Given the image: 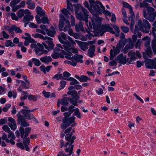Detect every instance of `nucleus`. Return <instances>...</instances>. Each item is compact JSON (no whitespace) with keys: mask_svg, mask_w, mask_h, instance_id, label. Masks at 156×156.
I'll return each mask as SVG.
<instances>
[{"mask_svg":"<svg viewBox=\"0 0 156 156\" xmlns=\"http://www.w3.org/2000/svg\"><path fill=\"white\" fill-rule=\"evenodd\" d=\"M145 10H146L147 15H153L154 14V9L152 7H148V6L147 9H145Z\"/></svg>","mask_w":156,"mask_h":156,"instance_id":"36","label":"nucleus"},{"mask_svg":"<svg viewBox=\"0 0 156 156\" xmlns=\"http://www.w3.org/2000/svg\"><path fill=\"white\" fill-rule=\"evenodd\" d=\"M9 133L8 135V139L11 138V139L15 140L16 138V137L14 135L13 133L12 132H10Z\"/></svg>","mask_w":156,"mask_h":156,"instance_id":"64","label":"nucleus"},{"mask_svg":"<svg viewBox=\"0 0 156 156\" xmlns=\"http://www.w3.org/2000/svg\"><path fill=\"white\" fill-rule=\"evenodd\" d=\"M70 58H71V61H64V62L66 64H70L73 66H75L76 65V62H74V61L72 60V58L70 57Z\"/></svg>","mask_w":156,"mask_h":156,"instance_id":"43","label":"nucleus"},{"mask_svg":"<svg viewBox=\"0 0 156 156\" xmlns=\"http://www.w3.org/2000/svg\"><path fill=\"white\" fill-rule=\"evenodd\" d=\"M28 98L30 101H36L37 99V95H30L28 96Z\"/></svg>","mask_w":156,"mask_h":156,"instance_id":"39","label":"nucleus"},{"mask_svg":"<svg viewBox=\"0 0 156 156\" xmlns=\"http://www.w3.org/2000/svg\"><path fill=\"white\" fill-rule=\"evenodd\" d=\"M66 25L65 27L63 29V31L64 32L68 30L71 27V25L70 24L68 20H66L65 21Z\"/></svg>","mask_w":156,"mask_h":156,"instance_id":"35","label":"nucleus"},{"mask_svg":"<svg viewBox=\"0 0 156 156\" xmlns=\"http://www.w3.org/2000/svg\"><path fill=\"white\" fill-rule=\"evenodd\" d=\"M59 41L63 44H57V47L62 49L65 50H69L71 48V44L74 45L76 44L75 41L73 40L70 37L67 36L66 34L61 33L60 35L58 37Z\"/></svg>","mask_w":156,"mask_h":156,"instance_id":"3","label":"nucleus"},{"mask_svg":"<svg viewBox=\"0 0 156 156\" xmlns=\"http://www.w3.org/2000/svg\"><path fill=\"white\" fill-rule=\"evenodd\" d=\"M120 28L122 31L125 33H127L129 31L128 27H125L123 26H121L120 27Z\"/></svg>","mask_w":156,"mask_h":156,"instance_id":"53","label":"nucleus"},{"mask_svg":"<svg viewBox=\"0 0 156 156\" xmlns=\"http://www.w3.org/2000/svg\"><path fill=\"white\" fill-rule=\"evenodd\" d=\"M137 25L140 30L142 32L147 33L149 32L151 27L147 20H144L142 21L141 19H139L137 22Z\"/></svg>","mask_w":156,"mask_h":156,"instance_id":"6","label":"nucleus"},{"mask_svg":"<svg viewBox=\"0 0 156 156\" xmlns=\"http://www.w3.org/2000/svg\"><path fill=\"white\" fill-rule=\"evenodd\" d=\"M75 118L74 116H71L68 118L64 117L62 120L63 122L61 126L62 129H64L71 124L72 127L75 126L76 124L74 123Z\"/></svg>","mask_w":156,"mask_h":156,"instance_id":"8","label":"nucleus"},{"mask_svg":"<svg viewBox=\"0 0 156 156\" xmlns=\"http://www.w3.org/2000/svg\"><path fill=\"white\" fill-rule=\"evenodd\" d=\"M23 38L25 39V41L30 42V43L33 42L34 41V40L31 38V37H24Z\"/></svg>","mask_w":156,"mask_h":156,"instance_id":"63","label":"nucleus"},{"mask_svg":"<svg viewBox=\"0 0 156 156\" xmlns=\"http://www.w3.org/2000/svg\"><path fill=\"white\" fill-rule=\"evenodd\" d=\"M41 20V23L43 24L48 23L49 21L48 18L45 16H43L42 17Z\"/></svg>","mask_w":156,"mask_h":156,"instance_id":"49","label":"nucleus"},{"mask_svg":"<svg viewBox=\"0 0 156 156\" xmlns=\"http://www.w3.org/2000/svg\"><path fill=\"white\" fill-rule=\"evenodd\" d=\"M117 59L119 61V63L125 64L128 61L129 58H126V55L123 56V55L121 53L118 55Z\"/></svg>","mask_w":156,"mask_h":156,"instance_id":"13","label":"nucleus"},{"mask_svg":"<svg viewBox=\"0 0 156 156\" xmlns=\"http://www.w3.org/2000/svg\"><path fill=\"white\" fill-rule=\"evenodd\" d=\"M27 4L28 5V8L31 9H34L35 7V4L34 2L30 3Z\"/></svg>","mask_w":156,"mask_h":156,"instance_id":"60","label":"nucleus"},{"mask_svg":"<svg viewBox=\"0 0 156 156\" xmlns=\"http://www.w3.org/2000/svg\"><path fill=\"white\" fill-rule=\"evenodd\" d=\"M152 48L154 54H156V41L153 40L152 41Z\"/></svg>","mask_w":156,"mask_h":156,"instance_id":"45","label":"nucleus"},{"mask_svg":"<svg viewBox=\"0 0 156 156\" xmlns=\"http://www.w3.org/2000/svg\"><path fill=\"white\" fill-rule=\"evenodd\" d=\"M151 64L152 65V66H149V64L147 65L146 64V66H147V67L148 68L151 69L153 68L154 69H156V59H154V60L152 61L151 62Z\"/></svg>","mask_w":156,"mask_h":156,"instance_id":"38","label":"nucleus"},{"mask_svg":"<svg viewBox=\"0 0 156 156\" xmlns=\"http://www.w3.org/2000/svg\"><path fill=\"white\" fill-rule=\"evenodd\" d=\"M17 95V92L16 90L9 91L7 94V96L9 98L13 97L14 99L16 98Z\"/></svg>","mask_w":156,"mask_h":156,"instance_id":"30","label":"nucleus"},{"mask_svg":"<svg viewBox=\"0 0 156 156\" xmlns=\"http://www.w3.org/2000/svg\"><path fill=\"white\" fill-rule=\"evenodd\" d=\"M32 36L35 38H39L43 39V40H46L45 39L47 38V37H44L41 34L38 33L32 34Z\"/></svg>","mask_w":156,"mask_h":156,"instance_id":"31","label":"nucleus"},{"mask_svg":"<svg viewBox=\"0 0 156 156\" xmlns=\"http://www.w3.org/2000/svg\"><path fill=\"white\" fill-rule=\"evenodd\" d=\"M61 11L66 17L68 18H69L68 14L69 15H70V14L69 13L68 11L66 9L63 8L61 10Z\"/></svg>","mask_w":156,"mask_h":156,"instance_id":"57","label":"nucleus"},{"mask_svg":"<svg viewBox=\"0 0 156 156\" xmlns=\"http://www.w3.org/2000/svg\"><path fill=\"white\" fill-rule=\"evenodd\" d=\"M14 45L15 44L10 40H7L5 42V46L6 47H9V46L13 47Z\"/></svg>","mask_w":156,"mask_h":156,"instance_id":"37","label":"nucleus"},{"mask_svg":"<svg viewBox=\"0 0 156 156\" xmlns=\"http://www.w3.org/2000/svg\"><path fill=\"white\" fill-rule=\"evenodd\" d=\"M68 98H64L62 99H58L60 101V104L63 105H67L69 104Z\"/></svg>","mask_w":156,"mask_h":156,"instance_id":"32","label":"nucleus"},{"mask_svg":"<svg viewBox=\"0 0 156 156\" xmlns=\"http://www.w3.org/2000/svg\"><path fill=\"white\" fill-rule=\"evenodd\" d=\"M65 21L62 20H59V28L60 31H62L63 28L64 26Z\"/></svg>","mask_w":156,"mask_h":156,"instance_id":"55","label":"nucleus"},{"mask_svg":"<svg viewBox=\"0 0 156 156\" xmlns=\"http://www.w3.org/2000/svg\"><path fill=\"white\" fill-rule=\"evenodd\" d=\"M123 5L125 7H126L129 9V12L130 14H133L134 13L133 11L132 10V7L128 3L126 2H124Z\"/></svg>","mask_w":156,"mask_h":156,"instance_id":"34","label":"nucleus"},{"mask_svg":"<svg viewBox=\"0 0 156 156\" xmlns=\"http://www.w3.org/2000/svg\"><path fill=\"white\" fill-rule=\"evenodd\" d=\"M145 2L144 0L142 2L139 3L140 7V8L145 7L147 8L148 6V4Z\"/></svg>","mask_w":156,"mask_h":156,"instance_id":"62","label":"nucleus"},{"mask_svg":"<svg viewBox=\"0 0 156 156\" xmlns=\"http://www.w3.org/2000/svg\"><path fill=\"white\" fill-rule=\"evenodd\" d=\"M32 61L34 62V65L37 66H39L41 65V62L38 59L33 58L32 59Z\"/></svg>","mask_w":156,"mask_h":156,"instance_id":"52","label":"nucleus"},{"mask_svg":"<svg viewBox=\"0 0 156 156\" xmlns=\"http://www.w3.org/2000/svg\"><path fill=\"white\" fill-rule=\"evenodd\" d=\"M93 8L95 11L96 14H101V8L102 9V12L107 16H111V13L108 10H105V7L104 6L100 1H98L96 5Z\"/></svg>","mask_w":156,"mask_h":156,"instance_id":"9","label":"nucleus"},{"mask_svg":"<svg viewBox=\"0 0 156 156\" xmlns=\"http://www.w3.org/2000/svg\"><path fill=\"white\" fill-rule=\"evenodd\" d=\"M146 52L149 57H151L152 55V52L150 47L147 48L146 50Z\"/></svg>","mask_w":156,"mask_h":156,"instance_id":"44","label":"nucleus"},{"mask_svg":"<svg viewBox=\"0 0 156 156\" xmlns=\"http://www.w3.org/2000/svg\"><path fill=\"white\" fill-rule=\"evenodd\" d=\"M46 37L45 39L46 40L44 41H45L48 45L44 42L42 43V44L46 49L48 51H50L53 49L54 44H53V39L52 38L48 37Z\"/></svg>","mask_w":156,"mask_h":156,"instance_id":"11","label":"nucleus"},{"mask_svg":"<svg viewBox=\"0 0 156 156\" xmlns=\"http://www.w3.org/2000/svg\"><path fill=\"white\" fill-rule=\"evenodd\" d=\"M46 32L47 34L51 37H53L56 33L54 27L52 26L51 27L49 30H48Z\"/></svg>","mask_w":156,"mask_h":156,"instance_id":"22","label":"nucleus"},{"mask_svg":"<svg viewBox=\"0 0 156 156\" xmlns=\"http://www.w3.org/2000/svg\"><path fill=\"white\" fill-rule=\"evenodd\" d=\"M13 30L16 33H21L22 31L21 30L20 28L19 27H17L15 25H13Z\"/></svg>","mask_w":156,"mask_h":156,"instance_id":"56","label":"nucleus"},{"mask_svg":"<svg viewBox=\"0 0 156 156\" xmlns=\"http://www.w3.org/2000/svg\"><path fill=\"white\" fill-rule=\"evenodd\" d=\"M135 17V15L134 13H133V14H130V16L128 18L129 21H130L131 24L130 25V29L131 30V31L132 32L133 31V26L135 23L134 20Z\"/></svg>","mask_w":156,"mask_h":156,"instance_id":"24","label":"nucleus"},{"mask_svg":"<svg viewBox=\"0 0 156 156\" xmlns=\"http://www.w3.org/2000/svg\"><path fill=\"white\" fill-rule=\"evenodd\" d=\"M31 129L30 127H27L25 129L22 127H20L19 129V131L16 130L15 133L16 136L19 138L20 135L21 138L23 140V143L24 145L25 150L27 151H29V148L28 146L30 143L29 138L27 137L30 132Z\"/></svg>","mask_w":156,"mask_h":156,"instance_id":"2","label":"nucleus"},{"mask_svg":"<svg viewBox=\"0 0 156 156\" xmlns=\"http://www.w3.org/2000/svg\"><path fill=\"white\" fill-rule=\"evenodd\" d=\"M75 77L79 81L82 82H85L87 81L88 80H90L89 77L84 75H81L80 76L76 75Z\"/></svg>","mask_w":156,"mask_h":156,"instance_id":"20","label":"nucleus"},{"mask_svg":"<svg viewBox=\"0 0 156 156\" xmlns=\"http://www.w3.org/2000/svg\"><path fill=\"white\" fill-rule=\"evenodd\" d=\"M30 47L32 48H34V50L36 54L38 55H41L43 54H46L48 53L47 51L44 49V47L43 45L39 43H32Z\"/></svg>","mask_w":156,"mask_h":156,"instance_id":"7","label":"nucleus"},{"mask_svg":"<svg viewBox=\"0 0 156 156\" xmlns=\"http://www.w3.org/2000/svg\"><path fill=\"white\" fill-rule=\"evenodd\" d=\"M40 60L42 62L48 64L51 61V58L50 56H45L43 57H41Z\"/></svg>","mask_w":156,"mask_h":156,"instance_id":"27","label":"nucleus"},{"mask_svg":"<svg viewBox=\"0 0 156 156\" xmlns=\"http://www.w3.org/2000/svg\"><path fill=\"white\" fill-rule=\"evenodd\" d=\"M89 1L91 4V7L93 8H95L94 6L96 5L97 2L99 1H95L94 0H89Z\"/></svg>","mask_w":156,"mask_h":156,"instance_id":"61","label":"nucleus"},{"mask_svg":"<svg viewBox=\"0 0 156 156\" xmlns=\"http://www.w3.org/2000/svg\"><path fill=\"white\" fill-rule=\"evenodd\" d=\"M17 117L18 119V121L19 123H20V125L21 126L23 127L28 126H29V123L27 122L25 120L24 117L20 115V112H18L17 114Z\"/></svg>","mask_w":156,"mask_h":156,"instance_id":"12","label":"nucleus"},{"mask_svg":"<svg viewBox=\"0 0 156 156\" xmlns=\"http://www.w3.org/2000/svg\"><path fill=\"white\" fill-rule=\"evenodd\" d=\"M8 15L11 16V17L13 20L16 21H17L18 20V17L14 13L12 12H9L8 13Z\"/></svg>","mask_w":156,"mask_h":156,"instance_id":"47","label":"nucleus"},{"mask_svg":"<svg viewBox=\"0 0 156 156\" xmlns=\"http://www.w3.org/2000/svg\"><path fill=\"white\" fill-rule=\"evenodd\" d=\"M68 100L71 104L73 105L74 106L77 105L76 104V103H77V101L76 100H74L73 98H68Z\"/></svg>","mask_w":156,"mask_h":156,"instance_id":"51","label":"nucleus"},{"mask_svg":"<svg viewBox=\"0 0 156 156\" xmlns=\"http://www.w3.org/2000/svg\"><path fill=\"white\" fill-rule=\"evenodd\" d=\"M127 42L128 40L127 39L124 40H121L119 41L116 47L113 46V49H111L110 52V60L113 59L117 54H119L120 52L121 48H123Z\"/></svg>","mask_w":156,"mask_h":156,"instance_id":"5","label":"nucleus"},{"mask_svg":"<svg viewBox=\"0 0 156 156\" xmlns=\"http://www.w3.org/2000/svg\"><path fill=\"white\" fill-rule=\"evenodd\" d=\"M67 52L64 51H62L60 53L54 52L51 55V56L53 58L57 59L59 58H63L65 55V57L67 59H70V57L73 55L70 52H68L67 54Z\"/></svg>","mask_w":156,"mask_h":156,"instance_id":"10","label":"nucleus"},{"mask_svg":"<svg viewBox=\"0 0 156 156\" xmlns=\"http://www.w3.org/2000/svg\"><path fill=\"white\" fill-rule=\"evenodd\" d=\"M34 17L31 15H29L25 16L23 19V22L25 23V27H26L30 21L32 20Z\"/></svg>","mask_w":156,"mask_h":156,"instance_id":"25","label":"nucleus"},{"mask_svg":"<svg viewBox=\"0 0 156 156\" xmlns=\"http://www.w3.org/2000/svg\"><path fill=\"white\" fill-rule=\"evenodd\" d=\"M95 50V46L94 45L90 46L87 51V55L90 58H93L95 55L94 52Z\"/></svg>","mask_w":156,"mask_h":156,"instance_id":"19","label":"nucleus"},{"mask_svg":"<svg viewBox=\"0 0 156 156\" xmlns=\"http://www.w3.org/2000/svg\"><path fill=\"white\" fill-rule=\"evenodd\" d=\"M60 87L58 89V91H60L65 87L66 85V82L64 80H62L60 82Z\"/></svg>","mask_w":156,"mask_h":156,"instance_id":"40","label":"nucleus"},{"mask_svg":"<svg viewBox=\"0 0 156 156\" xmlns=\"http://www.w3.org/2000/svg\"><path fill=\"white\" fill-rule=\"evenodd\" d=\"M8 120L9 122L8 124V126L12 130H15L16 129L17 126L15 119L11 117H9L8 119Z\"/></svg>","mask_w":156,"mask_h":156,"instance_id":"14","label":"nucleus"},{"mask_svg":"<svg viewBox=\"0 0 156 156\" xmlns=\"http://www.w3.org/2000/svg\"><path fill=\"white\" fill-rule=\"evenodd\" d=\"M70 58H71V61H64V62L66 64H70L73 66H75L76 65V62H74V61L72 60V58L70 57Z\"/></svg>","mask_w":156,"mask_h":156,"instance_id":"42","label":"nucleus"},{"mask_svg":"<svg viewBox=\"0 0 156 156\" xmlns=\"http://www.w3.org/2000/svg\"><path fill=\"white\" fill-rule=\"evenodd\" d=\"M73 5L75 6V11L77 18L80 21H85L88 28L90 31H92V28L95 27V25L93 20L91 18V23L90 21L88 22V11L80 4H74Z\"/></svg>","mask_w":156,"mask_h":156,"instance_id":"1","label":"nucleus"},{"mask_svg":"<svg viewBox=\"0 0 156 156\" xmlns=\"http://www.w3.org/2000/svg\"><path fill=\"white\" fill-rule=\"evenodd\" d=\"M83 5L86 7L88 9L89 11L93 15H95V11L94 10L93 7H92L91 6V4H90V8H89V5L88 2H83Z\"/></svg>","mask_w":156,"mask_h":156,"instance_id":"26","label":"nucleus"},{"mask_svg":"<svg viewBox=\"0 0 156 156\" xmlns=\"http://www.w3.org/2000/svg\"><path fill=\"white\" fill-rule=\"evenodd\" d=\"M2 129L3 130L8 133H10L11 131L10 129L6 125H4L2 126Z\"/></svg>","mask_w":156,"mask_h":156,"instance_id":"59","label":"nucleus"},{"mask_svg":"<svg viewBox=\"0 0 156 156\" xmlns=\"http://www.w3.org/2000/svg\"><path fill=\"white\" fill-rule=\"evenodd\" d=\"M42 94L46 98H50L51 93L49 92H46L45 90L43 91Z\"/></svg>","mask_w":156,"mask_h":156,"instance_id":"58","label":"nucleus"},{"mask_svg":"<svg viewBox=\"0 0 156 156\" xmlns=\"http://www.w3.org/2000/svg\"><path fill=\"white\" fill-rule=\"evenodd\" d=\"M143 16L146 19H147L150 22H153L155 19V15H147L146 10L144 8L143 11Z\"/></svg>","mask_w":156,"mask_h":156,"instance_id":"17","label":"nucleus"},{"mask_svg":"<svg viewBox=\"0 0 156 156\" xmlns=\"http://www.w3.org/2000/svg\"><path fill=\"white\" fill-rule=\"evenodd\" d=\"M74 114L78 118L80 119L81 118V115L79 112V109L78 108H76L75 109Z\"/></svg>","mask_w":156,"mask_h":156,"instance_id":"46","label":"nucleus"},{"mask_svg":"<svg viewBox=\"0 0 156 156\" xmlns=\"http://www.w3.org/2000/svg\"><path fill=\"white\" fill-rule=\"evenodd\" d=\"M139 29L137 25H136L135 26V29L134 31V33L135 34H136L137 36H138L139 38L141 37V36L142 35L141 34L140 32H139L138 31Z\"/></svg>","mask_w":156,"mask_h":156,"instance_id":"41","label":"nucleus"},{"mask_svg":"<svg viewBox=\"0 0 156 156\" xmlns=\"http://www.w3.org/2000/svg\"><path fill=\"white\" fill-rule=\"evenodd\" d=\"M67 4V9L69 11L73 12V8L72 4L68 0H66Z\"/></svg>","mask_w":156,"mask_h":156,"instance_id":"33","label":"nucleus"},{"mask_svg":"<svg viewBox=\"0 0 156 156\" xmlns=\"http://www.w3.org/2000/svg\"><path fill=\"white\" fill-rule=\"evenodd\" d=\"M76 30L77 32L81 31L83 32H85V30L83 27V25L81 22L79 23L78 24L75 25Z\"/></svg>","mask_w":156,"mask_h":156,"instance_id":"28","label":"nucleus"},{"mask_svg":"<svg viewBox=\"0 0 156 156\" xmlns=\"http://www.w3.org/2000/svg\"><path fill=\"white\" fill-rule=\"evenodd\" d=\"M135 52L133 51H130L128 53V55L130 57V59L128 61L129 64H132L133 63V62L136 60L137 58L135 56Z\"/></svg>","mask_w":156,"mask_h":156,"instance_id":"18","label":"nucleus"},{"mask_svg":"<svg viewBox=\"0 0 156 156\" xmlns=\"http://www.w3.org/2000/svg\"><path fill=\"white\" fill-rule=\"evenodd\" d=\"M73 133L71 132L69 134H66L65 136V140L67 143L64 147H66L65 151L66 153H68L69 155H71L73 153L74 145H72L74 142V140L76 139L75 136H72Z\"/></svg>","mask_w":156,"mask_h":156,"instance_id":"4","label":"nucleus"},{"mask_svg":"<svg viewBox=\"0 0 156 156\" xmlns=\"http://www.w3.org/2000/svg\"><path fill=\"white\" fill-rule=\"evenodd\" d=\"M134 43L133 42L131 38H129L128 43L126 44L124 50L125 53L127 52L129 50L132 49L134 47Z\"/></svg>","mask_w":156,"mask_h":156,"instance_id":"15","label":"nucleus"},{"mask_svg":"<svg viewBox=\"0 0 156 156\" xmlns=\"http://www.w3.org/2000/svg\"><path fill=\"white\" fill-rule=\"evenodd\" d=\"M102 28L105 32H109L112 34H115L113 28L109 24H106L102 26Z\"/></svg>","mask_w":156,"mask_h":156,"instance_id":"21","label":"nucleus"},{"mask_svg":"<svg viewBox=\"0 0 156 156\" xmlns=\"http://www.w3.org/2000/svg\"><path fill=\"white\" fill-rule=\"evenodd\" d=\"M30 83H28L22 81L21 83V85L20 87H21L23 88L28 89L29 87Z\"/></svg>","mask_w":156,"mask_h":156,"instance_id":"48","label":"nucleus"},{"mask_svg":"<svg viewBox=\"0 0 156 156\" xmlns=\"http://www.w3.org/2000/svg\"><path fill=\"white\" fill-rule=\"evenodd\" d=\"M75 41L79 44V47L82 50L85 51L88 48V44L87 42L77 40H75Z\"/></svg>","mask_w":156,"mask_h":156,"instance_id":"16","label":"nucleus"},{"mask_svg":"<svg viewBox=\"0 0 156 156\" xmlns=\"http://www.w3.org/2000/svg\"><path fill=\"white\" fill-rule=\"evenodd\" d=\"M83 57V56L82 55H78L76 56L74 55L72 58V60L74 61V62H76V63L77 64V62H80L81 63H83V61L82 59Z\"/></svg>","mask_w":156,"mask_h":156,"instance_id":"23","label":"nucleus"},{"mask_svg":"<svg viewBox=\"0 0 156 156\" xmlns=\"http://www.w3.org/2000/svg\"><path fill=\"white\" fill-rule=\"evenodd\" d=\"M24 14V10L23 9H20L17 12V16L20 18L23 16Z\"/></svg>","mask_w":156,"mask_h":156,"instance_id":"54","label":"nucleus"},{"mask_svg":"<svg viewBox=\"0 0 156 156\" xmlns=\"http://www.w3.org/2000/svg\"><path fill=\"white\" fill-rule=\"evenodd\" d=\"M36 11L37 14L40 16H42L45 15V12L40 7H37L36 8Z\"/></svg>","mask_w":156,"mask_h":156,"instance_id":"29","label":"nucleus"},{"mask_svg":"<svg viewBox=\"0 0 156 156\" xmlns=\"http://www.w3.org/2000/svg\"><path fill=\"white\" fill-rule=\"evenodd\" d=\"M63 77L61 74H57L54 76L52 78V79H56L57 80L62 79Z\"/></svg>","mask_w":156,"mask_h":156,"instance_id":"50","label":"nucleus"}]
</instances>
